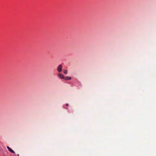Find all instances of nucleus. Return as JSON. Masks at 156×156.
<instances>
[{"label":"nucleus","instance_id":"1","mask_svg":"<svg viewBox=\"0 0 156 156\" xmlns=\"http://www.w3.org/2000/svg\"><path fill=\"white\" fill-rule=\"evenodd\" d=\"M7 149H8V150L11 152L13 153H15V152L14 151L12 150L10 147H9L8 146L7 147Z\"/></svg>","mask_w":156,"mask_h":156},{"label":"nucleus","instance_id":"2","mask_svg":"<svg viewBox=\"0 0 156 156\" xmlns=\"http://www.w3.org/2000/svg\"><path fill=\"white\" fill-rule=\"evenodd\" d=\"M71 79V78L69 76H66L65 77L64 79L66 80H70Z\"/></svg>","mask_w":156,"mask_h":156},{"label":"nucleus","instance_id":"3","mask_svg":"<svg viewBox=\"0 0 156 156\" xmlns=\"http://www.w3.org/2000/svg\"><path fill=\"white\" fill-rule=\"evenodd\" d=\"M62 66L61 65H59V73L61 72L62 71Z\"/></svg>","mask_w":156,"mask_h":156},{"label":"nucleus","instance_id":"4","mask_svg":"<svg viewBox=\"0 0 156 156\" xmlns=\"http://www.w3.org/2000/svg\"><path fill=\"white\" fill-rule=\"evenodd\" d=\"M59 77L62 79H64L65 77L62 74L59 73Z\"/></svg>","mask_w":156,"mask_h":156},{"label":"nucleus","instance_id":"5","mask_svg":"<svg viewBox=\"0 0 156 156\" xmlns=\"http://www.w3.org/2000/svg\"><path fill=\"white\" fill-rule=\"evenodd\" d=\"M64 73L66 74H67V70H64Z\"/></svg>","mask_w":156,"mask_h":156},{"label":"nucleus","instance_id":"6","mask_svg":"<svg viewBox=\"0 0 156 156\" xmlns=\"http://www.w3.org/2000/svg\"><path fill=\"white\" fill-rule=\"evenodd\" d=\"M66 106H68V104H66Z\"/></svg>","mask_w":156,"mask_h":156},{"label":"nucleus","instance_id":"7","mask_svg":"<svg viewBox=\"0 0 156 156\" xmlns=\"http://www.w3.org/2000/svg\"><path fill=\"white\" fill-rule=\"evenodd\" d=\"M57 69L58 71V66L57 67Z\"/></svg>","mask_w":156,"mask_h":156}]
</instances>
